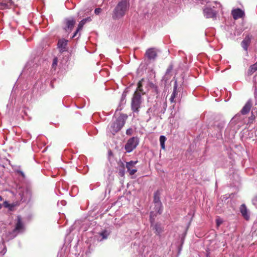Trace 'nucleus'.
Returning <instances> with one entry per match:
<instances>
[{
	"instance_id": "f257e3e1",
	"label": "nucleus",
	"mask_w": 257,
	"mask_h": 257,
	"mask_svg": "<svg viewBox=\"0 0 257 257\" xmlns=\"http://www.w3.org/2000/svg\"><path fill=\"white\" fill-rule=\"evenodd\" d=\"M207 4L203 9L204 16L207 19H216L218 13L222 11V5L217 1L207 3Z\"/></svg>"
},
{
	"instance_id": "f03ea898",
	"label": "nucleus",
	"mask_w": 257,
	"mask_h": 257,
	"mask_svg": "<svg viewBox=\"0 0 257 257\" xmlns=\"http://www.w3.org/2000/svg\"><path fill=\"white\" fill-rule=\"evenodd\" d=\"M127 117L126 114H121L114 120H112L108 125L107 133L114 135L123 126Z\"/></svg>"
},
{
	"instance_id": "7ed1b4c3",
	"label": "nucleus",
	"mask_w": 257,
	"mask_h": 257,
	"mask_svg": "<svg viewBox=\"0 0 257 257\" xmlns=\"http://www.w3.org/2000/svg\"><path fill=\"white\" fill-rule=\"evenodd\" d=\"M130 3L128 0L120 1L113 10L112 18L113 19H119L122 18L128 10Z\"/></svg>"
},
{
	"instance_id": "20e7f679",
	"label": "nucleus",
	"mask_w": 257,
	"mask_h": 257,
	"mask_svg": "<svg viewBox=\"0 0 257 257\" xmlns=\"http://www.w3.org/2000/svg\"><path fill=\"white\" fill-rule=\"evenodd\" d=\"M142 102L141 95L140 93L136 91L132 99L131 108L133 112H138Z\"/></svg>"
},
{
	"instance_id": "39448f33",
	"label": "nucleus",
	"mask_w": 257,
	"mask_h": 257,
	"mask_svg": "<svg viewBox=\"0 0 257 257\" xmlns=\"http://www.w3.org/2000/svg\"><path fill=\"white\" fill-rule=\"evenodd\" d=\"M155 216L156 214H154V212L150 213L151 227H152L153 230H155L154 232L156 235L161 236V234L164 231V227L161 223H154Z\"/></svg>"
},
{
	"instance_id": "423d86ee",
	"label": "nucleus",
	"mask_w": 257,
	"mask_h": 257,
	"mask_svg": "<svg viewBox=\"0 0 257 257\" xmlns=\"http://www.w3.org/2000/svg\"><path fill=\"white\" fill-rule=\"evenodd\" d=\"M139 140L137 137H132L128 140L125 145L124 149L127 153L132 152L139 145Z\"/></svg>"
},
{
	"instance_id": "0eeeda50",
	"label": "nucleus",
	"mask_w": 257,
	"mask_h": 257,
	"mask_svg": "<svg viewBox=\"0 0 257 257\" xmlns=\"http://www.w3.org/2000/svg\"><path fill=\"white\" fill-rule=\"evenodd\" d=\"M64 29L69 34L72 31L76 23V20L73 18H67L64 20Z\"/></svg>"
},
{
	"instance_id": "6e6552de",
	"label": "nucleus",
	"mask_w": 257,
	"mask_h": 257,
	"mask_svg": "<svg viewBox=\"0 0 257 257\" xmlns=\"http://www.w3.org/2000/svg\"><path fill=\"white\" fill-rule=\"evenodd\" d=\"M231 15L234 20H237L243 18L245 15V13L243 11L240 9L237 8L233 9L231 11Z\"/></svg>"
},
{
	"instance_id": "1a4fd4ad",
	"label": "nucleus",
	"mask_w": 257,
	"mask_h": 257,
	"mask_svg": "<svg viewBox=\"0 0 257 257\" xmlns=\"http://www.w3.org/2000/svg\"><path fill=\"white\" fill-rule=\"evenodd\" d=\"M137 163V161H131L128 162H126V168L131 175H134L137 172V170L136 169H133V167Z\"/></svg>"
},
{
	"instance_id": "9d476101",
	"label": "nucleus",
	"mask_w": 257,
	"mask_h": 257,
	"mask_svg": "<svg viewBox=\"0 0 257 257\" xmlns=\"http://www.w3.org/2000/svg\"><path fill=\"white\" fill-rule=\"evenodd\" d=\"M239 210L243 217L246 220H248L250 218L249 213L248 209L244 204H242L239 207Z\"/></svg>"
},
{
	"instance_id": "9b49d317",
	"label": "nucleus",
	"mask_w": 257,
	"mask_h": 257,
	"mask_svg": "<svg viewBox=\"0 0 257 257\" xmlns=\"http://www.w3.org/2000/svg\"><path fill=\"white\" fill-rule=\"evenodd\" d=\"M68 41L64 39H60L58 42V47L60 51L64 52L66 50Z\"/></svg>"
},
{
	"instance_id": "f8f14e48",
	"label": "nucleus",
	"mask_w": 257,
	"mask_h": 257,
	"mask_svg": "<svg viewBox=\"0 0 257 257\" xmlns=\"http://www.w3.org/2000/svg\"><path fill=\"white\" fill-rule=\"evenodd\" d=\"M146 55L149 59H154L157 56V52L154 48H150L146 51Z\"/></svg>"
},
{
	"instance_id": "ddd939ff",
	"label": "nucleus",
	"mask_w": 257,
	"mask_h": 257,
	"mask_svg": "<svg viewBox=\"0 0 257 257\" xmlns=\"http://www.w3.org/2000/svg\"><path fill=\"white\" fill-rule=\"evenodd\" d=\"M251 41V37L249 35L246 36L241 42V46L245 51L247 50V48Z\"/></svg>"
},
{
	"instance_id": "4468645a",
	"label": "nucleus",
	"mask_w": 257,
	"mask_h": 257,
	"mask_svg": "<svg viewBox=\"0 0 257 257\" xmlns=\"http://www.w3.org/2000/svg\"><path fill=\"white\" fill-rule=\"evenodd\" d=\"M252 104L250 101L248 100L243 107L240 112L242 114H246L249 112L251 107Z\"/></svg>"
},
{
	"instance_id": "2eb2a0df",
	"label": "nucleus",
	"mask_w": 257,
	"mask_h": 257,
	"mask_svg": "<svg viewBox=\"0 0 257 257\" xmlns=\"http://www.w3.org/2000/svg\"><path fill=\"white\" fill-rule=\"evenodd\" d=\"M11 0H0V9H5L12 5Z\"/></svg>"
},
{
	"instance_id": "dca6fc26",
	"label": "nucleus",
	"mask_w": 257,
	"mask_h": 257,
	"mask_svg": "<svg viewBox=\"0 0 257 257\" xmlns=\"http://www.w3.org/2000/svg\"><path fill=\"white\" fill-rule=\"evenodd\" d=\"M155 211H152L151 212H154V214H156V216L157 214H161L162 212V205L161 203H158L155 204Z\"/></svg>"
},
{
	"instance_id": "f3484780",
	"label": "nucleus",
	"mask_w": 257,
	"mask_h": 257,
	"mask_svg": "<svg viewBox=\"0 0 257 257\" xmlns=\"http://www.w3.org/2000/svg\"><path fill=\"white\" fill-rule=\"evenodd\" d=\"M3 205L5 207L9 208L10 211H14L15 210V207L18 205L16 203L10 204L8 201L4 202Z\"/></svg>"
},
{
	"instance_id": "a211bd4d",
	"label": "nucleus",
	"mask_w": 257,
	"mask_h": 257,
	"mask_svg": "<svg viewBox=\"0 0 257 257\" xmlns=\"http://www.w3.org/2000/svg\"><path fill=\"white\" fill-rule=\"evenodd\" d=\"M23 227V224L20 216L17 217V222L16 225L15 230H20Z\"/></svg>"
},
{
	"instance_id": "6ab92c4d",
	"label": "nucleus",
	"mask_w": 257,
	"mask_h": 257,
	"mask_svg": "<svg viewBox=\"0 0 257 257\" xmlns=\"http://www.w3.org/2000/svg\"><path fill=\"white\" fill-rule=\"evenodd\" d=\"M177 85L176 82L174 86L173 91L171 95L170 101L171 102H174V99L176 97L177 92Z\"/></svg>"
},
{
	"instance_id": "aec40b11",
	"label": "nucleus",
	"mask_w": 257,
	"mask_h": 257,
	"mask_svg": "<svg viewBox=\"0 0 257 257\" xmlns=\"http://www.w3.org/2000/svg\"><path fill=\"white\" fill-rule=\"evenodd\" d=\"M90 20H91V19H90V18H86V19H84L82 20H81L79 22V23L78 24V27L77 28V32H79L80 31H81L82 29L83 26L86 23V22L87 21H90Z\"/></svg>"
},
{
	"instance_id": "412c9836",
	"label": "nucleus",
	"mask_w": 257,
	"mask_h": 257,
	"mask_svg": "<svg viewBox=\"0 0 257 257\" xmlns=\"http://www.w3.org/2000/svg\"><path fill=\"white\" fill-rule=\"evenodd\" d=\"M110 234V231L109 230L104 229L102 230L101 232L99 233V234L102 236V239H106L108 238V236Z\"/></svg>"
},
{
	"instance_id": "4be33fe9",
	"label": "nucleus",
	"mask_w": 257,
	"mask_h": 257,
	"mask_svg": "<svg viewBox=\"0 0 257 257\" xmlns=\"http://www.w3.org/2000/svg\"><path fill=\"white\" fill-rule=\"evenodd\" d=\"M256 70H257V62L255 64L251 65L250 66L248 70V74L251 75L252 73H253Z\"/></svg>"
},
{
	"instance_id": "5701e85b",
	"label": "nucleus",
	"mask_w": 257,
	"mask_h": 257,
	"mask_svg": "<svg viewBox=\"0 0 257 257\" xmlns=\"http://www.w3.org/2000/svg\"><path fill=\"white\" fill-rule=\"evenodd\" d=\"M166 137L164 136H161L160 137V143L161 147L162 149H165V142L166 141Z\"/></svg>"
},
{
	"instance_id": "b1692460",
	"label": "nucleus",
	"mask_w": 257,
	"mask_h": 257,
	"mask_svg": "<svg viewBox=\"0 0 257 257\" xmlns=\"http://www.w3.org/2000/svg\"><path fill=\"white\" fill-rule=\"evenodd\" d=\"M160 194H155L154 196V204H157L158 203H161L160 199Z\"/></svg>"
},
{
	"instance_id": "393cba45",
	"label": "nucleus",
	"mask_w": 257,
	"mask_h": 257,
	"mask_svg": "<svg viewBox=\"0 0 257 257\" xmlns=\"http://www.w3.org/2000/svg\"><path fill=\"white\" fill-rule=\"evenodd\" d=\"M144 81V79H142L141 80H140L138 83V87L137 91H139L140 92H143V90L142 88V82Z\"/></svg>"
},
{
	"instance_id": "a878e982",
	"label": "nucleus",
	"mask_w": 257,
	"mask_h": 257,
	"mask_svg": "<svg viewBox=\"0 0 257 257\" xmlns=\"http://www.w3.org/2000/svg\"><path fill=\"white\" fill-rule=\"evenodd\" d=\"M57 64H58V59L56 57H55L54 59H53V63H52V68L55 70L56 68V66L57 65Z\"/></svg>"
},
{
	"instance_id": "bb28decb",
	"label": "nucleus",
	"mask_w": 257,
	"mask_h": 257,
	"mask_svg": "<svg viewBox=\"0 0 257 257\" xmlns=\"http://www.w3.org/2000/svg\"><path fill=\"white\" fill-rule=\"evenodd\" d=\"M222 219L220 218H217L216 219V223L217 227H219L222 223Z\"/></svg>"
},
{
	"instance_id": "cd10ccee",
	"label": "nucleus",
	"mask_w": 257,
	"mask_h": 257,
	"mask_svg": "<svg viewBox=\"0 0 257 257\" xmlns=\"http://www.w3.org/2000/svg\"><path fill=\"white\" fill-rule=\"evenodd\" d=\"M17 173H18L20 175H21L23 178H25V176L23 172L20 170H17L16 171Z\"/></svg>"
},
{
	"instance_id": "c85d7f7f",
	"label": "nucleus",
	"mask_w": 257,
	"mask_h": 257,
	"mask_svg": "<svg viewBox=\"0 0 257 257\" xmlns=\"http://www.w3.org/2000/svg\"><path fill=\"white\" fill-rule=\"evenodd\" d=\"M101 11V9L100 8H97L95 10L94 12L96 15L99 14Z\"/></svg>"
},
{
	"instance_id": "c756f323",
	"label": "nucleus",
	"mask_w": 257,
	"mask_h": 257,
	"mask_svg": "<svg viewBox=\"0 0 257 257\" xmlns=\"http://www.w3.org/2000/svg\"><path fill=\"white\" fill-rule=\"evenodd\" d=\"M132 129L131 128H128L126 130V135H131V134H132Z\"/></svg>"
},
{
	"instance_id": "7c9ffc66",
	"label": "nucleus",
	"mask_w": 257,
	"mask_h": 257,
	"mask_svg": "<svg viewBox=\"0 0 257 257\" xmlns=\"http://www.w3.org/2000/svg\"><path fill=\"white\" fill-rule=\"evenodd\" d=\"M78 190V188L77 186H73L72 187V192H77Z\"/></svg>"
},
{
	"instance_id": "2f4dec72",
	"label": "nucleus",
	"mask_w": 257,
	"mask_h": 257,
	"mask_svg": "<svg viewBox=\"0 0 257 257\" xmlns=\"http://www.w3.org/2000/svg\"><path fill=\"white\" fill-rule=\"evenodd\" d=\"M79 32H77V29L76 30V31L75 32V33H74L73 36H72V38H74L76 36L77 34H78Z\"/></svg>"
},
{
	"instance_id": "473e14b6",
	"label": "nucleus",
	"mask_w": 257,
	"mask_h": 257,
	"mask_svg": "<svg viewBox=\"0 0 257 257\" xmlns=\"http://www.w3.org/2000/svg\"><path fill=\"white\" fill-rule=\"evenodd\" d=\"M120 173H121L122 174V175H123L124 173V170H123L121 172L120 171Z\"/></svg>"
},
{
	"instance_id": "72a5a7b5",
	"label": "nucleus",
	"mask_w": 257,
	"mask_h": 257,
	"mask_svg": "<svg viewBox=\"0 0 257 257\" xmlns=\"http://www.w3.org/2000/svg\"><path fill=\"white\" fill-rule=\"evenodd\" d=\"M3 198L1 196H0V201H2Z\"/></svg>"
},
{
	"instance_id": "f704fd0d",
	"label": "nucleus",
	"mask_w": 257,
	"mask_h": 257,
	"mask_svg": "<svg viewBox=\"0 0 257 257\" xmlns=\"http://www.w3.org/2000/svg\"><path fill=\"white\" fill-rule=\"evenodd\" d=\"M2 208V205L0 204V209Z\"/></svg>"
}]
</instances>
